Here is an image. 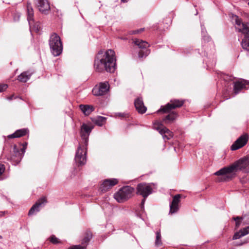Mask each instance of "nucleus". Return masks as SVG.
<instances>
[{
	"instance_id": "0eeeda50",
	"label": "nucleus",
	"mask_w": 249,
	"mask_h": 249,
	"mask_svg": "<svg viewBox=\"0 0 249 249\" xmlns=\"http://www.w3.org/2000/svg\"><path fill=\"white\" fill-rule=\"evenodd\" d=\"M156 113L163 115L162 122L165 124L172 123L178 117L177 112L173 110H158Z\"/></svg>"
},
{
	"instance_id": "49530a36",
	"label": "nucleus",
	"mask_w": 249,
	"mask_h": 249,
	"mask_svg": "<svg viewBox=\"0 0 249 249\" xmlns=\"http://www.w3.org/2000/svg\"><path fill=\"white\" fill-rule=\"evenodd\" d=\"M2 236L1 235H0V239H2Z\"/></svg>"
},
{
	"instance_id": "9b49d317",
	"label": "nucleus",
	"mask_w": 249,
	"mask_h": 249,
	"mask_svg": "<svg viewBox=\"0 0 249 249\" xmlns=\"http://www.w3.org/2000/svg\"><path fill=\"white\" fill-rule=\"evenodd\" d=\"M152 188L150 185L146 183H141L137 186V194L141 195L144 198H146L152 194Z\"/></svg>"
},
{
	"instance_id": "f257e3e1",
	"label": "nucleus",
	"mask_w": 249,
	"mask_h": 249,
	"mask_svg": "<svg viewBox=\"0 0 249 249\" xmlns=\"http://www.w3.org/2000/svg\"><path fill=\"white\" fill-rule=\"evenodd\" d=\"M115 52L112 50H108L103 54L100 51L94 60V67L98 72L106 71L110 73L114 72L116 69Z\"/></svg>"
},
{
	"instance_id": "c9c22d12",
	"label": "nucleus",
	"mask_w": 249,
	"mask_h": 249,
	"mask_svg": "<svg viewBox=\"0 0 249 249\" xmlns=\"http://www.w3.org/2000/svg\"><path fill=\"white\" fill-rule=\"evenodd\" d=\"M50 241L53 244H57L59 242L58 239L55 236L52 235L50 238Z\"/></svg>"
},
{
	"instance_id": "ea45409f",
	"label": "nucleus",
	"mask_w": 249,
	"mask_h": 249,
	"mask_svg": "<svg viewBox=\"0 0 249 249\" xmlns=\"http://www.w3.org/2000/svg\"><path fill=\"white\" fill-rule=\"evenodd\" d=\"M85 115H88L93 110H82Z\"/></svg>"
},
{
	"instance_id": "a19ab883",
	"label": "nucleus",
	"mask_w": 249,
	"mask_h": 249,
	"mask_svg": "<svg viewBox=\"0 0 249 249\" xmlns=\"http://www.w3.org/2000/svg\"><path fill=\"white\" fill-rule=\"evenodd\" d=\"M69 249H82V248L80 245H75L70 248Z\"/></svg>"
},
{
	"instance_id": "423d86ee",
	"label": "nucleus",
	"mask_w": 249,
	"mask_h": 249,
	"mask_svg": "<svg viewBox=\"0 0 249 249\" xmlns=\"http://www.w3.org/2000/svg\"><path fill=\"white\" fill-rule=\"evenodd\" d=\"M134 190L133 187H124L114 194V197L118 202H123L131 197Z\"/></svg>"
},
{
	"instance_id": "72a5a7b5",
	"label": "nucleus",
	"mask_w": 249,
	"mask_h": 249,
	"mask_svg": "<svg viewBox=\"0 0 249 249\" xmlns=\"http://www.w3.org/2000/svg\"><path fill=\"white\" fill-rule=\"evenodd\" d=\"M241 233L242 232H240V230L239 231L236 232V233H234V235L233 236L232 239L236 240L244 236V235H241Z\"/></svg>"
},
{
	"instance_id": "de8ad7c7",
	"label": "nucleus",
	"mask_w": 249,
	"mask_h": 249,
	"mask_svg": "<svg viewBox=\"0 0 249 249\" xmlns=\"http://www.w3.org/2000/svg\"><path fill=\"white\" fill-rule=\"evenodd\" d=\"M19 16L18 15V20L19 19Z\"/></svg>"
},
{
	"instance_id": "6e6552de",
	"label": "nucleus",
	"mask_w": 249,
	"mask_h": 249,
	"mask_svg": "<svg viewBox=\"0 0 249 249\" xmlns=\"http://www.w3.org/2000/svg\"><path fill=\"white\" fill-rule=\"evenodd\" d=\"M153 127L159 132L165 141L170 140L173 136V133L159 121H156L154 123Z\"/></svg>"
},
{
	"instance_id": "2f4dec72",
	"label": "nucleus",
	"mask_w": 249,
	"mask_h": 249,
	"mask_svg": "<svg viewBox=\"0 0 249 249\" xmlns=\"http://www.w3.org/2000/svg\"><path fill=\"white\" fill-rule=\"evenodd\" d=\"M240 232H242L241 235H246L249 233V226L240 230Z\"/></svg>"
},
{
	"instance_id": "4c0bfd02",
	"label": "nucleus",
	"mask_w": 249,
	"mask_h": 249,
	"mask_svg": "<svg viewBox=\"0 0 249 249\" xmlns=\"http://www.w3.org/2000/svg\"><path fill=\"white\" fill-rule=\"evenodd\" d=\"M18 98H19V99H21V98H19L18 96H15L14 94H13V95L7 97V99L9 101H11L14 99H16Z\"/></svg>"
},
{
	"instance_id": "f704fd0d",
	"label": "nucleus",
	"mask_w": 249,
	"mask_h": 249,
	"mask_svg": "<svg viewBox=\"0 0 249 249\" xmlns=\"http://www.w3.org/2000/svg\"><path fill=\"white\" fill-rule=\"evenodd\" d=\"M116 117L120 118H124L128 117V114L124 113H117L115 114Z\"/></svg>"
},
{
	"instance_id": "5701e85b",
	"label": "nucleus",
	"mask_w": 249,
	"mask_h": 249,
	"mask_svg": "<svg viewBox=\"0 0 249 249\" xmlns=\"http://www.w3.org/2000/svg\"><path fill=\"white\" fill-rule=\"evenodd\" d=\"M201 35L203 42H209L211 40V37L208 35L204 24L201 23Z\"/></svg>"
},
{
	"instance_id": "7ed1b4c3",
	"label": "nucleus",
	"mask_w": 249,
	"mask_h": 249,
	"mask_svg": "<svg viewBox=\"0 0 249 249\" xmlns=\"http://www.w3.org/2000/svg\"><path fill=\"white\" fill-rule=\"evenodd\" d=\"M93 128L94 125L91 123H83L81 126L80 135L84 145L82 147L79 145L76 152L75 161L78 166H82L86 163L87 146L89 137Z\"/></svg>"
},
{
	"instance_id": "37998d69",
	"label": "nucleus",
	"mask_w": 249,
	"mask_h": 249,
	"mask_svg": "<svg viewBox=\"0 0 249 249\" xmlns=\"http://www.w3.org/2000/svg\"><path fill=\"white\" fill-rule=\"evenodd\" d=\"M147 110H138V113L140 114H143L146 112Z\"/></svg>"
},
{
	"instance_id": "cd10ccee",
	"label": "nucleus",
	"mask_w": 249,
	"mask_h": 249,
	"mask_svg": "<svg viewBox=\"0 0 249 249\" xmlns=\"http://www.w3.org/2000/svg\"><path fill=\"white\" fill-rule=\"evenodd\" d=\"M241 44L242 48L249 52V37H244Z\"/></svg>"
},
{
	"instance_id": "7c9ffc66",
	"label": "nucleus",
	"mask_w": 249,
	"mask_h": 249,
	"mask_svg": "<svg viewBox=\"0 0 249 249\" xmlns=\"http://www.w3.org/2000/svg\"><path fill=\"white\" fill-rule=\"evenodd\" d=\"M233 219L235 221L236 228H238L240 225V220L242 219V217L237 216L235 217H233Z\"/></svg>"
},
{
	"instance_id": "39448f33",
	"label": "nucleus",
	"mask_w": 249,
	"mask_h": 249,
	"mask_svg": "<svg viewBox=\"0 0 249 249\" xmlns=\"http://www.w3.org/2000/svg\"><path fill=\"white\" fill-rule=\"evenodd\" d=\"M51 52L54 56H59L62 52L63 45L60 36L55 33L52 34L49 39Z\"/></svg>"
},
{
	"instance_id": "e433bc0d",
	"label": "nucleus",
	"mask_w": 249,
	"mask_h": 249,
	"mask_svg": "<svg viewBox=\"0 0 249 249\" xmlns=\"http://www.w3.org/2000/svg\"><path fill=\"white\" fill-rule=\"evenodd\" d=\"M8 85L7 84H0V92H1L7 89Z\"/></svg>"
},
{
	"instance_id": "393cba45",
	"label": "nucleus",
	"mask_w": 249,
	"mask_h": 249,
	"mask_svg": "<svg viewBox=\"0 0 249 249\" xmlns=\"http://www.w3.org/2000/svg\"><path fill=\"white\" fill-rule=\"evenodd\" d=\"M217 77L220 79L223 80L225 82H229L230 81H232L233 80V79L234 78L231 75L226 74L221 72H217Z\"/></svg>"
},
{
	"instance_id": "aec40b11",
	"label": "nucleus",
	"mask_w": 249,
	"mask_h": 249,
	"mask_svg": "<svg viewBox=\"0 0 249 249\" xmlns=\"http://www.w3.org/2000/svg\"><path fill=\"white\" fill-rule=\"evenodd\" d=\"M92 237V233L90 231H87L85 235L84 238L82 240L81 244L82 245H79L82 249H86V246L90 241V239Z\"/></svg>"
},
{
	"instance_id": "c03bdc74",
	"label": "nucleus",
	"mask_w": 249,
	"mask_h": 249,
	"mask_svg": "<svg viewBox=\"0 0 249 249\" xmlns=\"http://www.w3.org/2000/svg\"><path fill=\"white\" fill-rule=\"evenodd\" d=\"M128 0H121L122 1L124 2H127Z\"/></svg>"
},
{
	"instance_id": "2eb2a0df",
	"label": "nucleus",
	"mask_w": 249,
	"mask_h": 249,
	"mask_svg": "<svg viewBox=\"0 0 249 249\" xmlns=\"http://www.w3.org/2000/svg\"><path fill=\"white\" fill-rule=\"evenodd\" d=\"M249 83V81L241 79L236 82H233V91L235 94L240 92L242 89H248L247 87Z\"/></svg>"
},
{
	"instance_id": "6ab92c4d",
	"label": "nucleus",
	"mask_w": 249,
	"mask_h": 249,
	"mask_svg": "<svg viewBox=\"0 0 249 249\" xmlns=\"http://www.w3.org/2000/svg\"><path fill=\"white\" fill-rule=\"evenodd\" d=\"M28 132L29 130L27 128L18 129L14 133L7 136V138L9 139L19 138L26 135Z\"/></svg>"
},
{
	"instance_id": "412c9836",
	"label": "nucleus",
	"mask_w": 249,
	"mask_h": 249,
	"mask_svg": "<svg viewBox=\"0 0 249 249\" xmlns=\"http://www.w3.org/2000/svg\"><path fill=\"white\" fill-rule=\"evenodd\" d=\"M27 143L26 142H24L22 144L23 147L21 149V151L22 153H20L18 148H17L16 145H14V152H15L16 155H18L19 160H18V162L20 161L21 159L23 157V155L24 154L25 152V150L27 148Z\"/></svg>"
},
{
	"instance_id": "20e7f679",
	"label": "nucleus",
	"mask_w": 249,
	"mask_h": 249,
	"mask_svg": "<svg viewBox=\"0 0 249 249\" xmlns=\"http://www.w3.org/2000/svg\"><path fill=\"white\" fill-rule=\"evenodd\" d=\"M230 17L234 22L236 31L243 34L244 37H249V22H243L241 18L233 14H231Z\"/></svg>"
},
{
	"instance_id": "79ce46f5",
	"label": "nucleus",
	"mask_w": 249,
	"mask_h": 249,
	"mask_svg": "<svg viewBox=\"0 0 249 249\" xmlns=\"http://www.w3.org/2000/svg\"><path fill=\"white\" fill-rule=\"evenodd\" d=\"M143 30H144L143 28H142V29H141L140 30H137L134 31L133 32V34L139 33L141 32Z\"/></svg>"
},
{
	"instance_id": "4468645a",
	"label": "nucleus",
	"mask_w": 249,
	"mask_h": 249,
	"mask_svg": "<svg viewBox=\"0 0 249 249\" xmlns=\"http://www.w3.org/2000/svg\"><path fill=\"white\" fill-rule=\"evenodd\" d=\"M118 183L116 178H109L104 180L100 188L102 192H105Z\"/></svg>"
},
{
	"instance_id": "a18cd8bd",
	"label": "nucleus",
	"mask_w": 249,
	"mask_h": 249,
	"mask_svg": "<svg viewBox=\"0 0 249 249\" xmlns=\"http://www.w3.org/2000/svg\"><path fill=\"white\" fill-rule=\"evenodd\" d=\"M225 99H228L229 97L228 96H225Z\"/></svg>"
},
{
	"instance_id": "a211bd4d",
	"label": "nucleus",
	"mask_w": 249,
	"mask_h": 249,
	"mask_svg": "<svg viewBox=\"0 0 249 249\" xmlns=\"http://www.w3.org/2000/svg\"><path fill=\"white\" fill-rule=\"evenodd\" d=\"M36 5L39 11L44 14H46L50 9L48 0H37Z\"/></svg>"
},
{
	"instance_id": "bb28decb",
	"label": "nucleus",
	"mask_w": 249,
	"mask_h": 249,
	"mask_svg": "<svg viewBox=\"0 0 249 249\" xmlns=\"http://www.w3.org/2000/svg\"><path fill=\"white\" fill-rule=\"evenodd\" d=\"M134 105L135 109H147L144 106L142 100L140 98H138L135 100Z\"/></svg>"
},
{
	"instance_id": "f3484780",
	"label": "nucleus",
	"mask_w": 249,
	"mask_h": 249,
	"mask_svg": "<svg viewBox=\"0 0 249 249\" xmlns=\"http://www.w3.org/2000/svg\"><path fill=\"white\" fill-rule=\"evenodd\" d=\"M183 103V100H172L170 103H167L165 106H161L160 109H175L181 107Z\"/></svg>"
},
{
	"instance_id": "f8f14e48",
	"label": "nucleus",
	"mask_w": 249,
	"mask_h": 249,
	"mask_svg": "<svg viewBox=\"0 0 249 249\" xmlns=\"http://www.w3.org/2000/svg\"><path fill=\"white\" fill-rule=\"evenodd\" d=\"M249 140V136L245 134L239 137L231 145V149L232 151L236 150L245 146Z\"/></svg>"
},
{
	"instance_id": "9d476101",
	"label": "nucleus",
	"mask_w": 249,
	"mask_h": 249,
	"mask_svg": "<svg viewBox=\"0 0 249 249\" xmlns=\"http://www.w3.org/2000/svg\"><path fill=\"white\" fill-rule=\"evenodd\" d=\"M109 89V85L107 82H101L93 88L92 92L95 96H103L108 92Z\"/></svg>"
},
{
	"instance_id": "1a4fd4ad",
	"label": "nucleus",
	"mask_w": 249,
	"mask_h": 249,
	"mask_svg": "<svg viewBox=\"0 0 249 249\" xmlns=\"http://www.w3.org/2000/svg\"><path fill=\"white\" fill-rule=\"evenodd\" d=\"M27 20L30 26V28H33L35 31L38 32L39 31L41 27L39 23H34L33 17H34V10L32 8V5L30 3H27Z\"/></svg>"
},
{
	"instance_id": "f03ea898",
	"label": "nucleus",
	"mask_w": 249,
	"mask_h": 249,
	"mask_svg": "<svg viewBox=\"0 0 249 249\" xmlns=\"http://www.w3.org/2000/svg\"><path fill=\"white\" fill-rule=\"evenodd\" d=\"M238 170L246 173H249V156L244 157L230 166L221 168L214 175L223 176V180L229 181L235 176V173Z\"/></svg>"
},
{
	"instance_id": "c85d7f7f",
	"label": "nucleus",
	"mask_w": 249,
	"mask_h": 249,
	"mask_svg": "<svg viewBox=\"0 0 249 249\" xmlns=\"http://www.w3.org/2000/svg\"><path fill=\"white\" fill-rule=\"evenodd\" d=\"M156 241H155V245L156 246H160L162 244L161 242V236L160 234V231H157L156 232Z\"/></svg>"
},
{
	"instance_id": "b1692460",
	"label": "nucleus",
	"mask_w": 249,
	"mask_h": 249,
	"mask_svg": "<svg viewBox=\"0 0 249 249\" xmlns=\"http://www.w3.org/2000/svg\"><path fill=\"white\" fill-rule=\"evenodd\" d=\"M133 42L141 49H146L149 47V45L147 42L140 39H135L133 40Z\"/></svg>"
},
{
	"instance_id": "8fccbe9b",
	"label": "nucleus",
	"mask_w": 249,
	"mask_h": 249,
	"mask_svg": "<svg viewBox=\"0 0 249 249\" xmlns=\"http://www.w3.org/2000/svg\"><path fill=\"white\" fill-rule=\"evenodd\" d=\"M248 5L249 6V2H248Z\"/></svg>"
},
{
	"instance_id": "dca6fc26",
	"label": "nucleus",
	"mask_w": 249,
	"mask_h": 249,
	"mask_svg": "<svg viewBox=\"0 0 249 249\" xmlns=\"http://www.w3.org/2000/svg\"><path fill=\"white\" fill-rule=\"evenodd\" d=\"M181 195L178 194L173 197L172 201L170 204V214H173L177 213L179 209L178 204L180 202Z\"/></svg>"
},
{
	"instance_id": "c756f323",
	"label": "nucleus",
	"mask_w": 249,
	"mask_h": 249,
	"mask_svg": "<svg viewBox=\"0 0 249 249\" xmlns=\"http://www.w3.org/2000/svg\"><path fill=\"white\" fill-rule=\"evenodd\" d=\"M150 51L148 49L145 50H141L139 52V57L140 58H143L146 57L150 53Z\"/></svg>"
},
{
	"instance_id": "a878e982",
	"label": "nucleus",
	"mask_w": 249,
	"mask_h": 249,
	"mask_svg": "<svg viewBox=\"0 0 249 249\" xmlns=\"http://www.w3.org/2000/svg\"><path fill=\"white\" fill-rule=\"evenodd\" d=\"M106 120L107 118L99 116H97L96 118H95L93 120V121L96 125L99 126H102L106 123Z\"/></svg>"
},
{
	"instance_id": "4be33fe9",
	"label": "nucleus",
	"mask_w": 249,
	"mask_h": 249,
	"mask_svg": "<svg viewBox=\"0 0 249 249\" xmlns=\"http://www.w3.org/2000/svg\"><path fill=\"white\" fill-rule=\"evenodd\" d=\"M32 74L29 71H24L18 76V80L21 82H26L30 78Z\"/></svg>"
},
{
	"instance_id": "ddd939ff",
	"label": "nucleus",
	"mask_w": 249,
	"mask_h": 249,
	"mask_svg": "<svg viewBox=\"0 0 249 249\" xmlns=\"http://www.w3.org/2000/svg\"><path fill=\"white\" fill-rule=\"evenodd\" d=\"M47 202V201L45 197L39 199L29 210L28 215H32L40 211V207L44 206Z\"/></svg>"
},
{
	"instance_id": "09e8293b",
	"label": "nucleus",
	"mask_w": 249,
	"mask_h": 249,
	"mask_svg": "<svg viewBox=\"0 0 249 249\" xmlns=\"http://www.w3.org/2000/svg\"><path fill=\"white\" fill-rule=\"evenodd\" d=\"M242 245V243L239 244V245Z\"/></svg>"
},
{
	"instance_id": "58836bf2",
	"label": "nucleus",
	"mask_w": 249,
	"mask_h": 249,
	"mask_svg": "<svg viewBox=\"0 0 249 249\" xmlns=\"http://www.w3.org/2000/svg\"><path fill=\"white\" fill-rule=\"evenodd\" d=\"M145 198H146L143 197V198L142 199L141 203L140 208H141V210L142 211H144V205L145 201Z\"/></svg>"
},
{
	"instance_id": "473e14b6",
	"label": "nucleus",
	"mask_w": 249,
	"mask_h": 249,
	"mask_svg": "<svg viewBox=\"0 0 249 249\" xmlns=\"http://www.w3.org/2000/svg\"><path fill=\"white\" fill-rule=\"evenodd\" d=\"M79 108H80V109H94L93 106L88 105H82V104H81L79 105Z\"/></svg>"
}]
</instances>
